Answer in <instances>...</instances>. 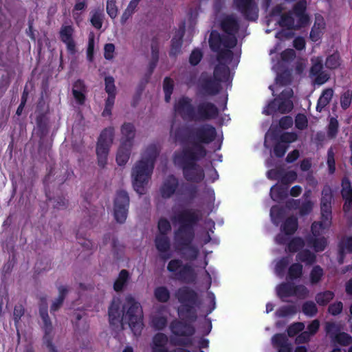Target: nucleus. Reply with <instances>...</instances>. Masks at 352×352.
I'll return each mask as SVG.
<instances>
[{"mask_svg":"<svg viewBox=\"0 0 352 352\" xmlns=\"http://www.w3.org/2000/svg\"><path fill=\"white\" fill-rule=\"evenodd\" d=\"M302 274V265L299 263L292 264L289 269H287V276L291 279H296L301 277Z\"/></svg>","mask_w":352,"mask_h":352,"instance_id":"obj_48","label":"nucleus"},{"mask_svg":"<svg viewBox=\"0 0 352 352\" xmlns=\"http://www.w3.org/2000/svg\"><path fill=\"white\" fill-rule=\"evenodd\" d=\"M91 24L97 30H100L103 23V14L101 11L96 10L91 16Z\"/></svg>","mask_w":352,"mask_h":352,"instance_id":"obj_53","label":"nucleus"},{"mask_svg":"<svg viewBox=\"0 0 352 352\" xmlns=\"http://www.w3.org/2000/svg\"><path fill=\"white\" fill-rule=\"evenodd\" d=\"M58 296L55 300L52 302L50 307V312L54 313L57 311L63 305V302L65 299V297L68 293V289L67 287L60 285L58 287Z\"/></svg>","mask_w":352,"mask_h":352,"instance_id":"obj_33","label":"nucleus"},{"mask_svg":"<svg viewBox=\"0 0 352 352\" xmlns=\"http://www.w3.org/2000/svg\"><path fill=\"white\" fill-rule=\"evenodd\" d=\"M233 3L245 20L256 21L258 19V8L254 0H233Z\"/></svg>","mask_w":352,"mask_h":352,"instance_id":"obj_16","label":"nucleus"},{"mask_svg":"<svg viewBox=\"0 0 352 352\" xmlns=\"http://www.w3.org/2000/svg\"><path fill=\"white\" fill-rule=\"evenodd\" d=\"M298 228V218L292 215L287 217V235L293 234Z\"/></svg>","mask_w":352,"mask_h":352,"instance_id":"obj_59","label":"nucleus"},{"mask_svg":"<svg viewBox=\"0 0 352 352\" xmlns=\"http://www.w3.org/2000/svg\"><path fill=\"white\" fill-rule=\"evenodd\" d=\"M221 29L226 34V36H235L239 30L238 20L233 15H227L221 21Z\"/></svg>","mask_w":352,"mask_h":352,"instance_id":"obj_21","label":"nucleus"},{"mask_svg":"<svg viewBox=\"0 0 352 352\" xmlns=\"http://www.w3.org/2000/svg\"><path fill=\"white\" fill-rule=\"evenodd\" d=\"M156 249L160 253H167L170 248V242L167 235H157L155 239Z\"/></svg>","mask_w":352,"mask_h":352,"instance_id":"obj_34","label":"nucleus"},{"mask_svg":"<svg viewBox=\"0 0 352 352\" xmlns=\"http://www.w3.org/2000/svg\"><path fill=\"white\" fill-rule=\"evenodd\" d=\"M271 344L277 352H286V329L283 333L274 334L271 338Z\"/></svg>","mask_w":352,"mask_h":352,"instance_id":"obj_30","label":"nucleus"},{"mask_svg":"<svg viewBox=\"0 0 352 352\" xmlns=\"http://www.w3.org/2000/svg\"><path fill=\"white\" fill-rule=\"evenodd\" d=\"M333 95V91L331 88H328L324 89L321 96H320L317 106L316 110L318 112H321L322 109L329 103Z\"/></svg>","mask_w":352,"mask_h":352,"instance_id":"obj_37","label":"nucleus"},{"mask_svg":"<svg viewBox=\"0 0 352 352\" xmlns=\"http://www.w3.org/2000/svg\"><path fill=\"white\" fill-rule=\"evenodd\" d=\"M272 223L280 227V233L274 239L275 243L280 245V248L273 250L274 254L278 255L286 252V204L274 205L270 212Z\"/></svg>","mask_w":352,"mask_h":352,"instance_id":"obj_10","label":"nucleus"},{"mask_svg":"<svg viewBox=\"0 0 352 352\" xmlns=\"http://www.w3.org/2000/svg\"><path fill=\"white\" fill-rule=\"evenodd\" d=\"M195 113V122L208 121L216 119L219 116V110L214 103L204 101L197 105Z\"/></svg>","mask_w":352,"mask_h":352,"instance_id":"obj_15","label":"nucleus"},{"mask_svg":"<svg viewBox=\"0 0 352 352\" xmlns=\"http://www.w3.org/2000/svg\"><path fill=\"white\" fill-rule=\"evenodd\" d=\"M307 0H298L291 10L287 11V30H298L310 23V16L307 12Z\"/></svg>","mask_w":352,"mask_h":352,"instance_id":"obj_11","label":"nucleus"},{"mask_svg":"<svg viewBox=\"0 0 352 352\" xmlns=\"http://www.w3.org/2000/svg\"><path fill=\"white\" fill-rule=\"evenodd\" d=\"M167 270L170 272L173 278L182 282L190 283L195 280L196 274L192 266L188 263L184 264L178 258L170 260L167 265Z\"/></svg>","mask_w":352,"mask_h":352,"instance_id":"obj_13","label":"nucleus"},{"mask_svg":"<svg viewBox=\"0 0 352 352\" xmlns=\"http://www.w3.org/2000/svg\"><path fill=\"white\" fill-rule=\"evenodd\" d=\"M320 322L318 320H314L307 327V330L302 331L296 338L295 342L296 344L307 343L310 341L311 338L314 336L318 331Z\"/></svg>","mask_w":352,"mask_h":352,"instance_id":"obj_24","label":"nucleus"},{"mask_svg":"<svg viewBox=\"0 0 352 352\" xmlns=\"http://www.w3.org/2000/svg\"><path fill=\"white\" fill-rule=\"evenodd\" d=\"M342 329V325L335 322H326L324 324V331L331 342L340 334Z\"/></svg>","mask_w":352,"mask_h":352,"instance_id":"obj_36","label":"nucleus"},{"mask_svg":"<svg viewBox=\"0 0 352 352\" xmlns=\"http://www.w3.org/2000/svg\"><path fill=\"white\" fill-rule=\"evenodd\" d=\"M106 10L110 18L115 19L117 16L118 12L116 6V0H107Z\"/></svg>","mask_w":352,"mask_h":352,"instance_id":"obj_61","label":"nucleus"},{"mask_svg":"<svg viewBox=\"0 0 352 352\" xmlns=\"http://www.w3.org/2000/svg\"><path fill=\"white\" fill-rule=\"evenodd\" d=\"M302 311L306 316L312 317L317 314L318 308L313 301H306L302 305Z\"/></svg>","mask_w":352,"mask_h":352,"instance_id":"obj_54","label":"nucleus"},{"mask_svg":"<svg viewBox=\"0 0 352 352\" xmlns=\"http://www.w3.org/2000/svg\"><path fill=\"white\" fill-rule=\"evenodd\" d=\"M201 88L206 95L215 96L219 93L221 85V82L214 78L209 77L201 80Z\"/></svg>","mask_w":352,"mask_h":352,"instance_id":"obj_23","label":"nucleus"},{"mask_svg":"<svg viewBox=\"0 0 352 352\" xmlns=\"http://www.w3.org/2000/svg\"><path fill=\"white\" fill-rule=\"evenodd\" d=\"M305 325L304 322H296L290 324L287 327V336L292 337L295 336L299 333H302L304 331Z\"/></svg>","mask_w":352,"mask_h":352,"instance_id":"obj_51","label":"nucleus"},{"mask_svg":"<svg viewBox=\"0 0 352 352\" xmlns=\"http://www.w3.org/2000/svg\"><path fill=\"white\" fill-rule=\"evenodd\" d=\"M159 153L160 151L155 144L148 145L142 159L137 162L133 168V186L134 190L140 195L145 192V186L151 178Z\"/></svg>","mask_w":352,"mask_h":352,"instance_id":"obj_7","label":"nucleus"},{"mask_svg":"<svg viewBox=\"0 0 352 352\" xmlns=\"http://www.w3.org/2000/svg\"><path fill=\"white\" fill-rule=\"evenodd\" d=\"M308 293V289L304 285H294L287 283V296H295L298 298H305L307 296Z\"/></svg>","mask_w":352,"mask_h":352,"instance_id":"obj_32","label":"nucleus"},{"mask_svg":"<svg viewBox=\"0 0 352 352\" xmlns=\"http://www.w3.org/2000/svg\"><path fill=\"white\" fill-rule=\"evenodd\" d=\"M168 324L167 318L164 316L155 315L151 318V326L157 331L164 330Z\"/></svg>","mask_w":352,"mask_h":352,"instance_id":"obj_43","label":"nucleus"},{"mask_svg":"<svg viewBox=\"0 0 352 352\" xmlns=\"http://www.w3.org/2000/svg\"><path fill=\"white\" fill-rule=\"evenodd\" d=\"M275 327L278 330H283L286 327V305L281 306L275 312Z\"/></svg>","mask_w":352,"mask_h":352,"instance_id":"obj_39","label":"nucleus"},{"mask_svg":"<svg viewBox=\"0 0 352 352\" xmlns=\"http://www.w3.org/2000/svg\"><path fill=\"white\" fill-rule=\"evenodd\" d=\"M276 17H279L276 21V24H278L282 29L276 34V38L280 41L270 51L271 54L280 51L279 58L272 67L276 74L275 82L269 86L274 98L267 104L263 111L264 114L273 117L277 113H286V50H283L282 47V43L286 41V12H283V8L280 5L274 6L267 16V25Z\"/></svg>","mask_w":352,"mask_h":352,"instance_id":"obj_3","label":"nucleus"},{"mask_svg":"<svg viewBox=\"0 0 352 352\" xmlns=\"http://www.w3.org/2000/svg\"><path fill=\"white\" fill-rule=\"evenodd\" d=\"M340 65L339 56L337 54H333L327 58L325 66L329 69H336Z\"/></svg>","mask_w":352,"mask_h":352,"instance_id":"obj_64","label":"nucleus"},{"mask_svg":"<svg viewBox=\"0 0 352 352\" xmlns=\"http://www.w3.org/2000/svg\"><path fill=\"white\" fill-rule=\"evenodd\" d=\"M323 275V270L319 265L313 267L310 273V279L312 284L318 283Z\"/></svg>","mask_w":352,"mask_h":352,"instance_id":"obj_58","label":"nucleus"},{"mask_svg":"<svg viewBox=\"0 0 352 352\" xmlns=\"http://www.w3.org/2000/svg\"><path fill=\"white\" fill-rule=\"evenodd\" d=\"M216 137L215 127L209 124L186 125L176 129L175 139L182 145V148L174 153L173 162L182 170L186 181L200 183L204 179V171L197 162L207 155L204 144L212 142Z\"/></svg>","mask_w":352,"mask_h":352,"instance_id":"obj_1","label":"nucleus"},{"mask_svg":"<svg viewBox=\"0 0 352 352\" xmlns=\"http://www.w3.org/2000/svg\"><path fill=\"white\" fill-rule=\"evenodd\" d=\"M341 193L343 199H345L343 210L349 217H352V186L349 180L342 181Z\"/></svg>","mask_w":352,"mask_h":352,"instance_id":"obj_22","label":"nucleus"},{"mask_svg":"<svg viewBox=\"0 0 352 352\" xmlns=\"http://www.w3.org/2000/svg\"><path fill=\"white\" fill-rule=\"evenodd\" d=\"M320 208L321 214L327 219L326 223H329V219H331V200L333 198L332 190L329 186H324L321 193Z\"/></svg>","mask_w":352,"mask_h":352,"instance_id":"obj_19","label":"nucleus"},{"mask_svg":"<svg viewBox=\"0 0 352 352\" xmlns=\"http://www.w3.org/2000/svg\"><path fill=\"white\" fill-rule=\"evenodd\" d=\"M352 252V237L344 239L340 245V253L342 256L346 253Z\"/></svg>","mask_w":352,"mask_h":352,"instance_id":"obj_62","label":"nucleus"},{"mask_svg":"<svg viewBox=\"0 0 352 352\" xmlns=\"http://www.w3.org/2000/svg\"><path fill=\"white\" fill-rule=\"evenodd\" d=\"M114 138V128L109 126L104 129L98 139L96 144V155L98 164L104 168L107 163V157Z\"/></svg>","mask_w":352,"mask_h":352,"instance_id":"obj_12","label":"nucleus"},{"mask_svg":"<svg viewBox=\"0 0 352 352\" xmlns=\"http://www.w3.org/2000/svg\"><path fill=\"white\" fill-rule=\"evenodd\" d=\"M296 259L297 261L305 263L307 265H311L316 262V256L310 250H303L296 254Z\"/></svg>","mask_w":352,"mask_h":352,"instance_id":"obj_38","label":"nucleus"},{"mask_svg":"<svg viewBox=\"0 0 352 352\" xmlns=\"http://www.w3.org/2000/svg\"><path fill=\"white\" fill-rule=\"evenodd\" d=\"M179 183V179L174 175H168L163 181L160 192L163 199H168L174 195L177 198H184L191 202L198 195L199 188L197 182H189Z\"/></svg>","mask_w":352,"mask_h":352,"instance_id":"obj_8","label":"nucleus"},{"mask_svg":"<svg viewBox=\"0 0 352 352\" xmlns=\"http://www.w3.org/2000/svg\"><path fill=\"white\" fill-rule=\"evenodd\" d=\"M274 274L279 278H282L286 274V256H283L280 259L274 260Z\"/></svg>","mask_w":352,"mask_h":352,"instance_id":"obj_44","label":"nucleus"},{"mask_svg":"<svg viewBox=\"0 0 352 352\" xmlns=\"http://www.w3.org/2000/svg\"><path fill=\"white\" fill-rule=\"evenodd\" d=\"M25 308L22 304H16L13 310V320L14 323V326L16 329L17 334L19 336V326L20 324V322L21 318L25 315Z\"/></svg>","mask_w":352,"mask_h":352,"instance_id":"obj_41","label":"nucleus"},{"mask_svg":"<svg viewBox=\"0 0 352 352\" xmlns=\"http://www.w3.org/2000/svg\"><path fill=\"white\" fill-rule=\"evenodd\" d=\"M334 297V293L331 291H325L316 294V301L319 305H327Z\"/></svg>","mask_w":352,"mask_h":352,"instance_id":"obj_46","label":"nucleus"},{"mask_svg":"<svg viewBox=\"0 0 352 352\" xmlns=\"http://www.w3.org/2000/svg\"><path fill=\"white\" fill-rule=\"evenodd\" d=\"M208 43L211 50L217 53L219 63L228 65L231 63L234 56L231 49L237 43L235 36H225L213 30L210 34Z\"/></svg>","mask_w":352,"mask_h":352,"instance_id":"obj_9","label":"nucleus"},{"mask_svg":"<svg viewBox=\"0 0 352 352\" xmlns=\"http://www.w3.org/2000/svg\"><path fill=\"white\" fill-rule=\"evenodd\" d=\"M264 146L270 150L265 161L270 169L266 173L268 179L277 181L270 190V198L276 203L286 204V116L277 122L273 121L265 135Z\"/></svg>","mask_w":352,"mask_h":352,"instance_id":"obj_2","label":"nucleus"},{"mask_svg":"<svg viewBox=\"0 0 352 352\" xmlns=\"http://www.w3.org/2000/svg\"><path fill=\"white\" fill-rule=\"evenodd\" d=\"M324 28L325 22L323 16L320 14H316L314 24L309 34L311 40L314 42L318 41L320 38Z\"/></svg>","mask_w":352,"mask_h":352,"instance_id":"obj_26","label":"nucleus"},{"mask_svg":"<svg viewBox=\"0 0 352 352\" xmlns=\"http://www.w3.org/2000/svg\"><path fill=\"white\" fill-rule=\"evenodd\" d=\"M44 331V336L43 338V342L45 344L46 347L50 352H56L57 351V349L54 344H53V336L52 335L53 329H50V330H48V329H43Z\"/></svg>","mask_w":352,"mask_h":352,"instance_id":"obj_47","label":"nucleus"},{"mask_svg":"<svg viewBox=\"0 0 352 352\" xmlns=\"http://www.w3.org/2000/svg\"><path fill=\"white\" fill-rule=\"evenodd\" d=\"M174 109L184 120L194 121L195 116V107L192 103V99L187 96L179 98L174 106Z\"/></svg>","mask_w":352,"mask_h":352,"instance_id":"obj_17","label":"nucleus"},{"mask_svg":"<svg viewBox=\"0 0 352 352\" xmlns=\"http://www.w3.org/2000/svg\"><path fill=\"white\" fill-rule=\"evenodd\" d=\"M352 100V91L347 90L344 91L340 97V104L343 109L349 107Z\"/></svg>","mask_w":352,"mask_h":352,"instance_id":"obj_63","label":"nucleus"},{"mask_svg":"<svg viewBox=\"0 0 352 352\" xmlns=\"http://www.w3.org/2000/svg\"><path fill=\"white\" fill-rule=\"evenodd\" d=\"M230 69L228 65L219 63L214 69L213 76L219 82H226L228 80Z\"/></svg>","mask_w":352,"mask_h":352,"instance_id":"obj_31","label":"nucleus"},{"mask_svg":"<svg viewBox=\"0 0 352 352\" xmlns=\"http://www.w3.org/2000/svg\"><path fill=\"white\" fill-rule=\"evenodd\" d=\"M168 338L161 332L155 333L151 344V352H170L168 348Z\"/></svg>","mask_w":352,"mask_h":352,"instance_id":"obj_20","label":"nucleus"},{"mask_svg":"<svg viewBox=\"0 0 352 352\" xmlns=\"http://www.w3.org/2000/svg\"><path fill=\"white\" fill-rule=\"evenodd\" d=\"M36 122L40 137H44L47 133V124L45 116L43 114L38 115L36 117Z\"/></svg>","mask_w":352,"mask_h":352,"instance_id":"obj_50","label":"nucleus"},{"mask_svg":"<svg viewBox=\"0 0 352 352\" xmlns=\"http://www.w3.org/2000/svg\"><path fill=\"white\" fill-rule=\"evenodd\" d=\"M135 127L133 124L125 122L121 127V143H129V145H133V139L135 137Z\"/></svg>","mask_w":352,"mask_h":352,"instance_id":"obj_29","label":"nucleus"},{"mask_svg":"<svg viewBox=\"0 0 352 352\" xmlns=\"http://www.w3.org/2000/svg\"><path fill=\"white\" fill-rule=\"evenodd\" d=\"M175 296L180 305L177 314L186 321L173 320L170 324L172 333L177 337H192L195 333L192 324L197 319V308L201 304L198 293L188 286H182L175 292Z\"/></svg>","mask_w":352,"mask_h":352,"instance_id":"obj_5","label":"nucleus"},{"mask_svg":"<svg viewBox=\"0 0 352 352\" xmlns=\"http://www.w3.org/2000/svg\"><path fill=\"white\" fill-rule=\"evenodd\" d=\"M74 33V28L71 25H63L58 33L60 40L66 45L67 51L70 55H75L77 53Z\"/></svg>","mask_w":352,"mask_h":352,"instance_id":"obj_18","label":"nucleus"},{"mask_svg":"<svg viewBox=\"0 0 352 352\" xmlns=\"http://www.w3.org/2000/svg\"><path fill=\"white\" fill-rule=\"evenodd\" d=\"M129 278V272L126 270H122L119 273L118 277L113 283V289L117 292L122 291Z\"/></svg>","mask_w":352,"mask_h":352,"instance_id":"obj_40","label":"nucleus"},{"mask_svg":"<svg viewBox=\"0 0 352 352\" xmlns=\"http://www.w3.org/2000/svg\"><path fill=\"white\" fill-rule=\"evenodd\" d=\"M201 219L199 211L190 208L179 210L171 217L172 222L178 224L174 231L175 249L186 260L193 261L199 256V249L192 245V242L195 237V226Z\"/></svg>","mask_w":352,"mask_h":352,"instance_id":"obj_4","label":"nucleus"},{"mask_svg":"<svg viewBox=\"0 0 352 352\" xmlns=\"http://www.w3.org/2000/svg\"><path fill=\"white\" fill-rule=\"evenodd\" d=\"M304 246L305 241L300 237H294L287 242V250L292 252L301 250Z\"/></svg>","mask_w":352,"mask_h":352,"instance_id":"obj_49","label":"nucleus"},{"mask_svg":"<svg viewBox=\"0 0 352 352\" xmlns=\"http://www.w3.org/2000/svg\"><path fill=\"white\" fill-rule=\"evenodd\" d=\"M104 85V90L108 96H116V87L115 85V80L113 76H105Z\"/></svg>","mask_w":352,"mask_h":352,"instance_id":"obj_52","label":"nucleus"},{"mask_svg":"<svg viewBox=\"0 0 352 352\" xmlns=\"http://www.w3.org/2000/svg\"><path fill=\"white\" fill-rule=\"evenodd\" d=\"M326 218L321 214V221L318 222H314L311 225V232L314 236H316L320 235L322 230L329 228L331 223V219H329V223H326Z\"/></svg>","mask_w":352,"mask_h":352,"instance_id":"obj_45","label":"nucleus"},{"mask_svg":"<svg viewBox=\"0 0 352 352\" xmlns=\"http://www.w3.org/2000/svg\"><path fill=\"white\" fill-rule=\"evenodd\" d=\"M129 202V196L126 191L120 190L116 192L113 201V214L118 223H123L126 221Z\"/></svg>","mask_w":352,"mask_h":352,"instance_id":"obj_14","label":"nucleus"},{"mask_svg":"<svg viewBox=\"0 0 352 352\" xmlns=\"http://www.w3.org/2000/svg\"><path fill=\"white\" fill-rule=\"evenodd\" d=\"M203 57V54L201 50L194 49L190 54L189 63L192 66L197 65Z\"/></svg>","mask_w":352,"mask_h":352,"instance_id":"obj_60","label":"nucleus"},{"mask_svg":"<svg viewBox=\"0 0 352 352\" xmlns=\"http://www.w3.org/2000/svg\"><path fill=\"white\" fill-rule=\"evenodd\" d=\"M157 228L160 232L159 235H167L171 230L170 222L167 219L164 217L159 219Z\"/></svg>","mask_w":352,"mask_h":352,"instance_id":"obj_55","label":"nucleus"},{"mask_svg":"<svg viewBox=\"0 0 352 352\" xmlns=\"http://www.w3.org/2000/svg\"><path fill=\"white\" fill-rule=\"evenodd\" d=\"M109 322L114 329H123L128 324L135 336L140 335L144 327L142 307L132 296L126 298L121 309L119 299L113 298L108 309Z\"/></svg>","mask_w":352,"mask_h":352,"instance_id":"obj_6","label":"nucleus"},{"mask_svg":"<svg viewBox=\"0 0 352 352\" xmlns=\"http://www.w3.org/2000/svg\"><path fill=\"white\" fill-rule=\"evenodd\" d=\"M342 346H348L352 343V337L346 333L341 331L332 341Z\"/></svg>","mask_w":352,"mask_h":352,"instance_id":"obj_56","label":"nucleus"},{"mask_svg":"<svg viewBox=\"0 0 352 352\" xmlns=\"http://www.w3.org/2000/svg\"><path fill=\"white\" fill-rule=\"evenodd\" d=\"M132 145L129 143H120L116 155V162L119 166H124L128 162L131 150Z\"/></svg>","mask_w":352,"mask_h":352,"instance_id":"obj_28","label":"nucleus"},{"mask_svg":"<svg viewBox=\"0 0 352 352\" xmlns=\"http://www.w3.org/2000/svg\"><path fill=\"white\" fill-rule=\"evenodd\" d=\"M170 343L173 346H190L192 345V337L171 338Z\"/></svg>","mask_w":352,"mask_h":352,"instance_id":"obj_57","label":"nucleus"},{"mask_svg":"<svg viewBox=\"0 0 352 352\" xmlns=\"http://www.w3.org/2000/svg\"><path fill=\"white\" fill-rule=\"evenodd\" d=\"M154 296L158 302L165 303L169 300L170 294L166 287L159 286L154 290Z\"/></svg>","mask_w":352,"mask_h":352,"instance_id":"obj_42","label":"nucleus"},{"mask_svg":"<svg viewBox=\"0 0 352 352\" xmlns=\"http://www.w3.org/2000/svg\"><path fill=\"white\" fill-rule=\"evenodd\" d=\"M42 303L39 306V315L43 322V329H53L51 320L48 314V307L45 298L42 300Z\"/></svg>","mask_w":352,"mask_h":352,"instance_id":"obj_35","label":"nucleus"},{"mask_svg":"<svg viewBox=\"0 0 352 352\" xmlns=\"http://www.w3.org/2000/svg\"><path fill=\"white\" fill-rule=\"evenodd\" d=\"M305 67V60L300 58H297L294 61L290 62V64H287V84L290 81V76L301 75Z\"/></svg>","mask_w":352,"mask_h":352,"instance_id":"obj_27","label":"nucleus"},{"mask_svg":"<svg viewBox=\"0 0 352 352\" xmlns=\"http://www.w3.org/2000/svg\"><path fill=\"white\" fill-rule=\"evenodd\" d=\"M185 33L184 26L180 28L171 39L170 49L169 56L176 57L180 52L183 42V37Z\"/></svg>","mask_w":352,"mask_h":352,"instance_id":"obj_25","label":"nucleus"}]
</instances>
